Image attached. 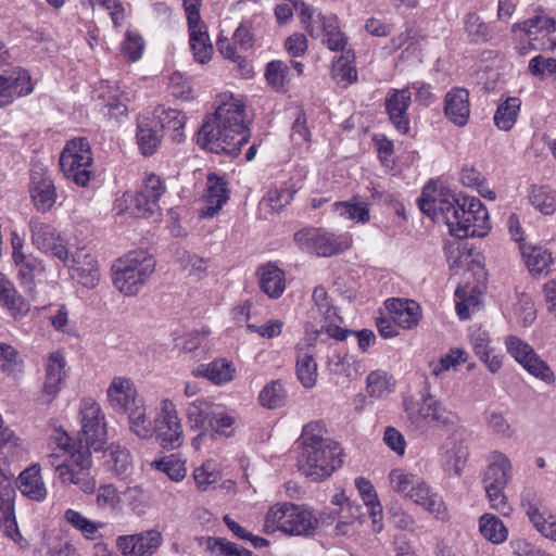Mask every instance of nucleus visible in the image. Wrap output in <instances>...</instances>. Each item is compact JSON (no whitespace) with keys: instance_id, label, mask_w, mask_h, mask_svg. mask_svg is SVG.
Listing matches in <instances>:
<instances>
[{"instance_id":"nucleus-56","label":"nucleus","mask_w":556,"mask_h":556,"mask_svg":"<svg viewBox=\"0 0 556 556\" xmlns=\"http://www.w3.org/2000/svg\"><path fill=\"white\" fill-rule=\"evenodd\" d=\"M390 484L396 493L409 497L421 478L402 468L392 469L389 473Z\"/></svg>"},{"instance_id":"nucleus-32","label":"nucleus","mask_w":556,"mask_h":556,"mask_svg":"<svg viewBox=\"0 0 556 556\" xmlns=\"http://www.w3.org/2000/svg\"><path fill=\"white\" fill-rule=\"evenodd\" d=\"M187 26L189 34V48L194 61L200 64L208 63L214 50L206 24L200 23Z\"/></svg>"},{"instance_id":"nucleus-15","label":"nucleus","mask_w":556,"mask_h":556,"mask_svg":"<svg viewBox=\"0 0 556 556\" xmlns=\"http://www.w3.org/2000/svg\"><path fill=\"white\" fill-rule=\"evenodd\" d=\"M28 225L31 242L38 250L50 253L60 261L67 258L66 241L53 225L45 223L38 217H31Z\"/></svg>"},{"instance_id":"nucleus-12","label":"nucleus","mask_w":556,"mask_h":556,"mask_svg":"<svg viewBox=\"0 0 556 556\" xmlns=\"http://www.w3.org/2000/svg\"><path fill=\"white\" fill-rule=\"evenodd\" d=\"M507 353L529 375L547 383L553 384L556 380L555 374L548 364L541 358L534 349L517 336H507L504 340Z\"/></svg>"},{"instance_id":"nucleus-63","label":"nucleus","mask_w":556,"mask_h":556,"mask_svg":"<svg viewBox=\"0 0 556 556\" xmlns=\"http://www.w3.org/2000/svg\"><path fill=\"white\" fill-rule=\"evenodd\" d=\"M465 31L471 42H486L490 38V27L481 21L477 13L470 12L464 18Z\"/></svg>"},{"instance_id":"nucleus-34","label":"nucleus","mask_w":556,"mask_h":556,"mask_svg":"<svg viewBox=\"0 0 556 556\" xmlns=\"http://www.w3.org/2000/svg\"><path fill=\"white\" fill-rule=\"evenodd\" d=\"M511 463L506 455L493 452L483 476L484 488L507 486L511 478Z\"/></svg>"},{"instance_id":"nucleus-61","label":"nucleus","mask_w":556,"mask_h":556,"mask_svg":"<svg viewBox=\"0 0 556 556\" xmlns=\"http://www.w3.org/2000/svg\"><path fill=\"white\" fill-rule=\"evenodd\" d=\"M235 417L222 405L215 410L206 430H211L213 435L230 437L233 433Z\"/></svg>"},{"instance_id":"nucleus-44","label":"nucleus","mask_w":556,"mask_h":556,"mask_svg":"<svg viewBox=\"0 0 556 556\" xmlns=\"http://www.w3.org/2000/svg\"><path fill=\"white\" fill-rule=\"evenodd\" d=\"M287 390L280 379L271 380L260 391L257 401L267 409H277L286 405Z\"/></svg>"},{"instance_id":"nucleus-33","label":"nucleus","mask_w":556,"mask_h":556,"mask_svg":"<svg viewBox=\"0 0 556 556\" xmlns=\"http://www.w3.org/2000/svg\"><path fill=\"white\" fill-rule=\"evenodd\" d=\"M7 89L13 101L30 96L36 88V80L33 78L29 70L23 66H15L9 72L3 73Z\"/></svg>"},{"instance_id":"nucleus-54","label":"nucleus","mask_w":556,"mask_h":556,"mask_svg":"<svg viewBox=\"0 0 556 556\" xmlns=\"http://www.w3.org/2000/svg\"><path fill=\"white\" fill-rule=\"evenodd\" d=\"M354 63V55L342 54L332 63V77L338 84L349 86L357 80V71Z\"/></svg>"},{"instance_id":"nucleus-21","label":"nucleus","mask_w":556,"mask_h":556,"mask_svg":"<svg viewBox=\"0 0 556 556\" xmlns=\"http://www.w3.org/2000/svg\"><path fill=\"white\" fill-rule=\"evenodd\" d=\"M520 253L527 269L533 278L547 277L554 271L555 257L547 248L521 243Z\"/></svg>"},{"instance_id":"nucleus-29","label":"nucleus","mask_w":556,"mask_h":556,"mask_svg":"<svg viewBox=\"0 0 556 556\" xmlns=\"http://www.w3.org/2000/svg\"><path fill=\"white\" fill-rule=\"evenodd\" d=\"M108 399L114 410L127 413L137 399V389L129 378L114 377L108 388Z\"/></svg>"},{"instance_id":"nucleus-8","label":"nucleus","mask_w":556,"mask_h":556,"mask_svg":"<svg viewBox=\"0 0 556 556\" xmlns=\"http://www.w3.org/2000/svg\"><path fill=\"white\" fill-rule=\"evenodd\" d=\"M519 53L552 50L556 47V22L547 15H535L513 26Z\"/></svg>"},{"instance_id":"nucleus-19","label":"nucleus","mask_w":556,"mask_h":556,"mask_svg":"<svg viewBox=\"0 0 556 556\" xmlns=\"http://www.w3.org/2000/svg\"><path fill=\"white\" fill-rule=\"evenodd\" d=\"M166 192L165 181L154 173L147 174L134 198V205L142 217L152 216L160 210V199Z\"/></svg>"},{"instance_id":"nucleus-49","label":"nucleus","mask_w":556,"mask_h":556,"mask_svg":"<svg viewBox=\"0 0 556 556\" xmlns=\"http://www.w3.org/2000/svg\"><path fill=\"white\" fill-rule=\"evenodd\" d=\"M355 485L362 500L368 507V511L372 519V523L376 525L379 520H381L382 506L378 500L375 486L369 480L365 479L364 477L356 478Z\"/></svg>"},{"instance_id":"nucleus-5","label":"nucleus","mask_w":556,"mask_h":556,"mask_svg":"<svg viewBox=\"0 0 556 556\" xmlns=\"http://www.w3.org/2000/svg\"><path fill=\"white\" fill-rule=\"evenodd\" d=\"M155 258L144 250H135L112 267L114 287L124 295H137L155 270Z\"/></svg>"},{"instance_id":"nucleus-17","label":"nucleus","mask_w":556,"mask_h":556,"mask_svg":"<svg viewBox=\"0 0 556 556\" xmlns=\"http://www.w3.org/2000/svg\"><path fill=\"white\" fill-rule=\"evenodd\" d=\"M412 104L409 87L401 89L391 88L384 98V110L390 123L402 135L408 134L410 119L408 109Z\"/></svg>"},{"instance_id":"nucleus-62","label":"nucleus","mask_w":556,"mask_h":556,"mask_svg":"<svg viewBox=\"0 0 556 556\" xmlns=\"http://www.w3.org/2000/svg\"><path fill=\"white\" fill-rule=\"evenodd\" d=\"M216 47L223 56L238 64L242 74L250 75L252 73V67L250 66L247 59L238 52V45L235 43L232 38L229 39L228 37H218Z\"/></svg>"},{"instance_id":"nucleus-4","label":"nucleus","mask_w":556,"mask_h":556,"mask_svg":"<svg viewBox=\"0 0 556 556\" xmlns=\"http://www.w3.org/2000/svg\"><path fill=\"white\" fill-rule=\"evenodd\" d=\"M314 508L291 502L277 503L265 515L263 530L266 534L280 531L288 535H314Z\"/></svg>"},{"instance_id":"nucleus-22","label":"nucleus","mask_w":556,"mask_h":556,"mask_svg":"<svg viewBox=\"0 0 556 556\" xmlns=\"http://www.w3.org/2000/svg\"><path fill=\"white\" fill-rule=\"evenodd\" d=\"M445 117L455 126L464 127L470 117L469 91L463 87H453L443 101Z\"/></svg>"},{"instance_id":"nucleus-42","label":"nucleus","mask_w":556,"mask_h":556,"mask_svg":"<svg viewBox=\"0 0 556 556\" xmlns=\"http://www.w3.org/2000/svg\"><path fill=\"white\" fill-rule=\"evenodd\" d=\"M17 268V277L21 287L30 300H35L37 295L35 274L38 268L39 262L31 255L20 257L14 262Z\"/></svg>"},{"instance_id":"nucleus-58","label":"nucleus","mask_w":556,"mask_h":556,"mask_svg":"<svg viewBox=\"0 0 556 556\" xmlns=\"http://www.w3.org/2000/svg\"><path fill=\"white\" fill-rule=\"evenodd\" d=\"M167 90L177 100L190 101L194 98L191 79L180 72H174L169 75Z\"/></svg>"},{"instance_id":"nucleus-36","label":"nucleus","mask_w":556,"mask_h":556,"mask_svg":"<svg viewBox=\"0 0 556 556\" xmlns=\"http://www.w3.org/2000/svg\"><path fill=\"white\" fill-rule=\"evenodd\" d=\"M163 134L156 121L149 117L138 119L137 143L141 153L146 156L154 154L161 144Z\"/></svg>"},{"instance_id":"nucleus-2","label":"nucleus","mask_w":556,"mask_h":556,"mask_svg":"<svg viewBox=\"0 0 556 556\" xmlns=\"http://www.w3.org/2000/svg\"><path fill=\"white\" fill-rule=\"evenodd\" d=\"M215 112L205 116L195 142L211 153L237 156L250 139L243 100L231 92H222L214 101Z\"/></svg>"},{"instance_id":"nucleus-23","label":"nucleus","mask_w":556,"mask_h":556,"mask_svg":"<svg viewBox=\"0 0 556 556\" xmlns=\"http://www.w3.org/2000/svg\"><path fill=\"white\" fill-rule=\"evenodd\" d=\"M384 307L401 329H413L421 319V307L414 300L390 298L384 301Z\"/></svg>"},{"instance_id":"nucleus-50","label":"nucleus","mask_w":556,"mask_h":556,"mask_svg":"<svg viewBox=\"0 0 556 556\" xmlns=\"http://www.w3.org/2000/svg\"><path fill=\"white\" fill-rule=\"evenodd\" d=\"M192 478L199 491H206L222 479L219 465L214 459H207L193 469Z\"/></svg>"},{"instance_id":"nucleus-57","label":"nucleus","mask_w":556,"mask_h":556,"mask_svg":"<svg viewBox=\"0 0 556 556\" xmlns=\"http://www.w3.org/2000/svg\"><path fill=\"white\" fill-rule=\"evenodd\" d=\"M0 369L7 375L20 374L24 369V361L20 352L5 342H0Z\"/></svg>"},{"instance_id":"nucleus-24","label":"nucleus","mask_w":556,"mask_h":556,"mask_svg":"<svg viewBox=\"0 0 556 556\" xmlns=\"http://www.w3.org/2000/svg\"><path fill=\"white\" fill-rule=\"evenodd\" d=\"M408 498L433 515L435 519L440 521L448 520L450 514L443 497L434 492L425 480H420Z\"/></svg>"},{"instance_id":"nucleus-53","label":"nucleus","mask_w":556,"mask_h":556,"mask_svg":"<svg viewBox=\"0 0 556 556\" xmlns=\"http://www.w3.org/2000/svg\"><path fill=\"white\" fill-rule=\"evenodd\" d=\"M312 299L314 306L324 320L343 321L342 317L339 315L338 307L333 305V301L325 287H315L313 290Z\"/></svg>"},{"instance_id":"nucleus-30","label":"nucleus","mask_w":556,"mask_h":556,"mask_svg":"<svg viewBox=\"0 0 556 556\" xmlns=\"http://www.w3.org/2000/svg\"><path fill=\"white\" fill-rule=\"evenodd\" d=\"M296 351V377L305 389H312L317 382V364L314 358V346L306 341L299 342Z\"/></svg>"},{"instance_id":"nucleus-28","label":"nucleus","mask_w":556,"mask_h":556,"mask_svg":"<svg viewBox=\"0 0 556 556\" xmlns=\"http://www.w3.org/2000/svg\"><path fill=\"white\" fill-rule=\"evenodd\" d=\"M154 116L161 131H167L173 142L179 144L186 140L187 116L182 111L160 105L154 110Z\"/></svg>"},{"instance_id":"nucleus-48","label":"nucleus","mask_w":556,"mask_h":556,"mask_svg":"<svg viewBox=\"0 0 556 556\" xmlns=\"http://www.w3.org/2000/svg\"><path fill=\"white\" fill-rule=\"evenodd\" d=\"M106 463L112 466L115 475L126 478L131 472V456L127 448L119 444L111 443L105 451Z\"/></svg>"},{"instance_id":"nucleus-52","label":"nucleus","mask_w":556,"mask_h":556,"mask_svg":"<svg viewBox=\"0 0 556 556\" xmlns=\"http://www.w3.org/2000/svg\"><path fill=\"white\" fill-rule=\"evenodd\" d=\"M146 42L138 30L128 29L119 45L121 54L130 63L138 62L144 52Z\"/></svg>"},{"instance_id":"nucleus-9","label":"nucleus","mask_w":556,"mask_h":556,"mask_svg":"<svg viewBox=\"0 0 556 556\" xmlns=\"http://www.w3.org/2000/svg\"><path fill=\"white\" fill-rule=\"evenodd\" d=\"M294 241L304 251L329 257L348 250L352 245V236L349 232L334 233L312 227L296 231Z\"/></svg>"},{"instance_id":"nucleus-13","label":"nucleus","mask_w":556,"mask_h":556,"mask_svg":"<svg viewBox=\"0 0 556 556\" xmlns=\"http://www.w3.org/2000/svg\"><path fill=\"white\" fill-rule=\"evenodd\" d=\"M81 437L90 448L98 451L106 441L105 417L100 404L86 397L80 401Z\"/></svg>"},{"instance_id":"nucleus-6","label":"nucleus","mask_w":556,"mask_h":556,"mask_svg":"<svg viewBox=\"0 0 556 556\" xmlns=\"http://www.w3.org/2000/svg\"><path fill=\"white\" fill-rule=\"evenodd\" d=\"M60 169L66 180L78 187H88L94 178L93 153L87 138L77 137L66 141L59 159Z\"/></svg>"},{"instance_id":"nucleus-64","label":"nucleus","mask_w":556,"mask_h":556,"mask_svg":"<svg viewBox=\"0 0 556 556\" xmlns=\"http://www.w3.org/2000/svg\"><path fill=\"white\" fill-rule=\"evenodd\" d=\"M43 556H80L73 543L65 538H46Z\"/></svg>"},{"instance_id":"nucleus-41","label":"nucleus","mask_w":556,"mask_h":556,"mask_svg":"<svg viewBox=\"0 0 556 556\" xmlns=\"http://www.w3.org/2000/svg\"><path fill=\"white\" fill-rule=\"evenodd\" d=\"M332 210L341 217L355 223L366 224L370 220L369 204L359 202L357 195H353L349 201L334 202Z\"/></svg>"},{"instance_id":"nucleus-25","label":"nucleus","mask_w":556,"mask_h":556,"mask_svg":"<svg viewBox=\"0 0 556 556\" xmlns=\"http://www.w3.org/2000/svg\"><path fill=\"white\" fill-rule=\"evenodd\" d=\"M229 194L230 190L228 189L227 180L215 173L208 174L203 195L206 207L202 210V216H215L229 200Z\"/></svg>"},{"instance_id":"nucleus-39","label":"nucleus","mask_w":556,"mask_h":556,"mask_svg":"<svg viewBox=\"0 0 556 556\" xmlns=\"http://www.w3.org/2000/svg\"><path fill=\"white\" fill-rule=\"evenodd\" d=\"M395 384L394 377L381 369L370 371L366 377V392L377 400L389 396L394 391Z\"/></svg>"},{"instance_id":"nucleus-18","label":"nucleus","mask_w":556,"mask_h":556,"mask_svg":"<svg viewBox=\"0 0 556 556\" xmlns=\"http://www.w3.org/2000/svg\"><path fill=\"white\" fill-rule=\"evenodd\" d=\"M162 543V533L154 529L116 539V547L124 556H152Z\"/></svg>"},{"instance_id":"nucleus-26","label":"nucleus","mask_w":556,"mask_h":556,"mask_svg":"<svg viewBox=\"0 0 556 556\" xmlns=\"http://www.w3.org/2000/svg\"><path fill=\"white\" fill-rule=\"evenodd\" d=\"M236 371L231 361L217 357L210 363L198 365L192 369L191 375L195 378L206 379L214 386L222 387L235 379Z\"/></svg>"},{"instance_id":"nucleus-3","label":"nucleus","mask_w":556,"mask_h":556,"mask_svg":"<svg viewBox=\"0 0 556 556\" xmlns=\"http://www.w3.org/2000/svg\"><path fill=\"white\" fill-rule=\"evenodd\" d=\"M49 445L51 452L47 460L56 471L60 481L65 485L74 484L86 494L93 493L97 482L90 471L91 453L83 437L75 441L62 428H54Z\"/></svg>"},{"instance_id":"nucleus-7","label":"nucleus","mask_w":556,"mask_h":556,"mask_svg":"<svg viewBox=\"0 0 556 556\" xmlns=\"http://www.w3.org/2000/svg\"><path fill=\"white\" fill-rule=\"evenodd\" d=\"M299 16L304 29L313 39H321L323 45L330 51L342 52L345 50L349 38L341 29L336 14L316 12L313 7L302 2Z\"/></svg>"},{"instance_id":"nucleus-45","label":"nucleus","mask_w":556,"mask_h":556,"mask_svg":"<svg viewBox=\"0 0 556 556\" xmlns=\"http://www.w3.org/2000/svg\"><path fill=\"white\" fill-rule=\"evenodd\" d=\"M526 514L534 528L545 538L556 542V518L552 515L545 517L539 506L531 502H522Z\"/></svg>"},{"instance_id":"nucleus-20","label":"nucleus","mask_w":556,"mask_h":556,"mask_svg":"<svg viewBox=\"0 0 556 556\" xmlns=\"http://www.w3.org/2000/svg\"><path fill=\"white\" fill-rule=\"evenodd\" d=\"M416 422L433 424L437 427L451 429L458 424L456 413L443 406L434 396L428 394L418 403Z\"/></svg>"},{"instance_id":"nucleus-40","label":"nucleus","mask_w":556,"mask_h":556,"mask_svg":"<svg viewBox=\"0 0 556 556\" xmlns=\"http://www.w3.org/2000/svg\"><path fill=\"white\" fill-rule=\"evenodd\" d=\"M521 108V100L517 97H507L502 101L493 116L494 125L504 131H509L516 124Z\"/></svg>"},{"instance_id":"nucleus-47","label":"nucleus","mask_w":556,"mask_h":556,"mask_svg":"<svg viewBox=\"0 0 556 556\" xmlns=\"http://www.w3.org/2000/svg\"><path fill=\"white\" fill-rule=\"evenodd\" d=\"M481 535L493 544H501L508 536V529L503 521L492 514H484L479 518Z\"/></svg>"},{"instance_id":"nucleus-1","label":"nucleus","mask_w":556,"mask_h":556,"mask_svg":"<svg viewBox=\"0 0 556 556\" xmlns=\"http://www.w3.org/2000/svg\"><path fill=\"white\" fill-rule=\"evenodd\" d=\"M419 210L432 219L442 220L457 239L482 238L491 230L488 208L471 195L454 197L437 181H428L417 199Z\"/></svg>"},{"instance_id":"nucleus-43","label":"nucleus","mask_w":556,"mask_h":556,"mask_svg":"<svg viewBox=\"0 0 556 556\" xmlns=\"http://www.w3.org/2000/svg\"><path fill=\"white\" fill-rule=\"evenodd\" d=\"M64 519L74 529L79 531L86 540L96 541L102 538L100 533V529L104 526L102 522L92 521L73 508L65 510Z\"/></svg>"},{"instance_id":"nucleus-10","label":"nucleus","mask_w":556,"mask_h":556,"mask_svg":"<svg viewBox=\"0 0 556 556\" xmlns=\"http://www.w3.org/2000/svg\"><path fill=\"white\" fill-rule=\"evenodd\" d=\"M341 454L337 443L321 447H302L299 468L313 481L324 480L341 466Z\"/></svg>"},{"instance_id":"nucleus-59","label":"nucleus","mask_w":556,"mask_h":556,"mask_svg":"<svg viewBox=\"0 0 556 556\" xmlns=\"http://www.w3.org/2000/svg\"><path fill=\"white\" fill-rule=\"evenodd\" d=\"M468 353L464 349H451L447 354L442 356L439 361L429 363L431 375L439 377L444 371L455 368L456 366L466 363Z\"/></svg>"},{"instance_id":"nucleus-14","label":"nucleus","mask_w":556,"mask_h":556,"mask_svg":"<svg viewBox=\"0 0 556 556\" xmlns=\"http://www.w3.org/2000/svg\"><path fill=\"white\" fill-rule=\"evenodd\" d=\"M28 193L30 202L38 213L52 211L58 200L54 180L48 169L34 167L29 172Z\"/></svg>"},{"instance_id":"nucleus-55","label":"nucleus","mask_w":556,"mask_h":556,"mask_svg":"<svg viewBox=\"0 0 556 556\" xmlns=\"http://www.w3.org/2000/svg\"><path fill=\"white\" fill-rule=\"evenodd\" d=\"M152 466L176 482L182 481L187 475L186 460L177 454H170L160 460H154Z\"/></svg>"},{"instance_id":"nucleus-51","label":"nucleus","mask_w":556,"mask_h":556,"mask_svg":"<svg viewBox=\"0 0 556 556\" xmlns=\"http://www.w3.org/2000/svg\"><path fill=\"white\" fill-rule=\"evenodd\" d=\"M529 201L536 211L544 215H552L556 212L554 191L546 186L533 185L530 189Z\"/></svg>"},{"instance_id":"nucleus-16","label":"nucleus","mask_w":556,"mask_h":556,"mask_svg":"<svg viewBox=\"0 0 556 556\" xmlns=\"http://www.w3.org/2000/svg\"><path fill=\"white\" fill-rule=\"evenodd\" d=\"M73 279L81 286L93 289L100 281V269L97 258L85 249H77L74 253L67 252V258L61 261Z\"/></svg>"},{"instance_id":"nucleus-31","label":"nucleus","mask_w":556,"mask_h":556,"mask_svg":"<svg viewBox=\"0 0 556 556\" xmlns=\"http://www.w3.org/2000/svg\"><path fill=\"white\" fill-rule=\"evenodd\" d=\"M262 292L270 299H278L286 290L285 271L273 263L263 264L256 271Z\"/></svg>"},{"instance_id":"nucleus-37","label":"nucleus","mask_w":556,"mask_h":556,"mask_svg":"<svg viewBox=\"0 0 556 556\" xmlns=\"http://www.w3.org/2000/svg\"><path fill=\"white\" fill-rule=\"evenodd\" d=\"M218 404L205 399L198 397L190 402L186 409V416L191 429L206 430Z\"/></svg>"},{"instance_id":"nucleus-27","label":"nucleus","mask_w":556,"mask_h":556,"mask_svg":"<svg viewBox=\"0 0 556 556\" xmlns=\"http://www.w3.org/2000/svg\"><path fill=\"white\" fill-rule=\"evenodd\" d=\"M16 486L21 494L30 501L43 502L47 498L48 490L38 464H33L20 472Z\"/></svg>"},{"instance_id":"nucleus-60","label":"nucleus","mask_w":556,"mask_h":556,"mask_svg":"<svg viewBox=\"0 0 556 556\" xmlns=\"http://www.w3.org/2000/svg\"><path fill=\"white\" fill-rule=\"evenodd\" d=\"M98 99L103 100V106L106 109V114L114 118L126 116L128 108L124 101V97L116 89L105 87V90L98 94Z\"/></svg>"},{"instance_id":"nucleus-35","label":"nucleus","mask_w":556,"mask_h":556,"mask_svg":"<svg viewBox=\"0 0 556 556\" xmlns=\"http://www.w3.org/2000/svg\"><path fill=\"white\" fill-rule=\"evenodd\" d=\"M0 306L14 319H22L30 311V303L10 281L0 280Z\"/></svg>"},{"instance_id":"nucleus-11","label":"nucleus","mask_w":556,"mask_h":556,"mask_svg":"<svg viewBox=\"0 0 556 556\" xmlns=\"http://www.w3.org/2000/svg\"><path fill=\"white\" fill-rule=\"evenodd\" d=\"M153 437L164 450H176L184 444V426L177 406L170 399L160 402L153 419Z\"/></svg>"},{"instance_id":"nucleus-46","label":"nucleus","mask_w":556,"mask_h":556,"mask_svg":"<svg viewBox=\"0 0 556 556\" xmlns=\"http://www.w3.org/2000/svg\"><path fill=\"white\" fill-rule=\"evenodd\" d=\"M127 412L130 430L141 439L153 438V424L147 416L144 404L136 402Z\"/></svg>"},{"instance_id":"nucleus-38","label":"nucleus","mask_w":556,"mask_h":556,"mask_svg":"<svg viewBox=\"0 0 556 556\" xmlns=\"http://www.w3.org/2000/svg\"><path fill=\"white\" fill-rule=\"evenodd\" d=\"M482 293L477 287L458 286L455 290V308L460 320L470 318V312L479 311L482 306Z\"/></svg>"}]
</instances>
